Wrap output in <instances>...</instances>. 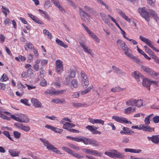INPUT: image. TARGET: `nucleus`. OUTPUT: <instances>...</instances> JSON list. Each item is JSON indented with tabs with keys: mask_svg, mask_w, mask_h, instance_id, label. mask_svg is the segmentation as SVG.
<instances>
[{
	"mask_svg": "<svg viewBox=\"0 0 159 159\" xmlns=\"http://www.w3.org/2000/svg\"><path fill=\"white\" fill-rule=\"evenodd\" d=\"M138 11L148 22L150 20V16H149L148 11H147L145 7L139 8L138 9Z\"/></svg>",
	"mask_w": 159,
	"mask_h": 159,
	"instance_id": "7ed1b4c3",
	"label": "nucleus"
},
{
	"mask_svg": "<svg viewBox=\"0 0 159 159\" xmlns=\"http://www.w3.org/2000/svg\"><path fill=\"white\" fill-rule=\"evenodd\" d=\"M153 114H151L145 118L144 122L146 125H148L150 123V121L152 119Z\"/></svg>",
	"mask_w": 159,
	"mask_h": 159,
	"instance_id": "cd10ccee",
	"label": "nucleus"
},
{
	"mask_svg": "<svg viewBox=\"0 0 159 159\" xmlns=\"http://www.w3.org/2000/svg\"><path fill=\"white\" fill-rule=\"evenodd\" d=\"M84 8L89 13L93 14H95V11H93V9L90 8V7L87 6H85L84 7Z\"/></svg>",
	"mask_w": 159,
	"mask_h": 159,
	"instance_id": "37998d69",
	"label": "nucleus"
},
{
	"mask_svg": "<svg viewBox=\"0 0 159 159\" xmlns=\"http://www.w3.org/2000/svg\"><path fill=\"white\" fill-rule=\"evenodd\" d=\"M2 11L4 13L5 15L6 16L7 15V12H9V10L7 8H6L3 6L2 7Z\"/></svg>",
	"mask_w": 159,
	"mask_h": 159,
	"instance_id": "a18cd8bd",
	"label": "nucleus"
},
{
	"mask_svg": "<svg viewBox=\"0 0 159 159\" xmlns=\"http://www.w3.org/2000/svg\"><path fill=\"white\" fill-rule=\"evenodd\" d=\"M89 84V81L87 79L82 80V84L84 88H86Z\"/></svg>",
	"mask_w": 159,
	"mask_h": 159,
	"instance_id": "49530a36",
	"label": "nucleus"
},
{
	"mask_svg": "<svg viewBox=\"0 0 159 159\" xmlns=\"http://www.w3.org/2000/svg\"><path fill=\"white\" fill-rule=\"evenodd\" d=\"M45 127L48 129H50L52 130L53 131L56 133H61L62 131V129L59 128L55 127L50 125H46Z\"/></svg>",
	"mask_w": 159,
	"mask_h": 159,
	"instance_id": "f8f14e48",
	"label": "nucleus"
},
{
	"mask_svg": "<svg viewBox=\"0 0 159 159\" xmlns=\"http://www.w3.org/2000/svg\"><path fill=\"white\" fill-rule=\"evenodd\" d=\"M148 3L151 6H154L155 5V0H147Z\"/></svg>",
	"mask_w": 159,
	"mask_h": 159,
	"instance_id": "680f3d73",
	"label": "nucleus"
},
{
	"mask_svg": "<svg viewBox=\"0 0 159 159\" xmlns=\"http://www.w3.org/2000/svg\"><path fill=\"white\" fill-rule=\"evenodd\" d=\"M73 106L74 107H84V105H86L85 104H82L80 103L74 102L72 103Z\"/></svg>",
	"mask_w": 159,
	"mask_h": 159,
	"instance_id": "ea45409f",
	"label": "nucleus"
},
{
	"mask_svg": "<svg viewBox=\"0 0 159 159\" xmlns=\"http://www.w3.org/2000/svg\"><path fill=\"white\" fill-rule=\"evenodd\" d=\"M80 44L82 46L84 50V52L88 53L91 54V50L90 49H89L87 46L85 45V44L84 42H80Z\"/></svg>",
	"mask_w": 159,
	"mask_h": 159,
	"instance_id": "b1692460",
	"label": "nucleus"
},
{
	"mask_svg": "<svg viewBox=\"0 0 159 159\" xmlns=\"http://www.w3.org/2000/svg\"><path fill=\"white\" fill-rule=\"evenodd\" d=\"M125 51V54L130 59H133L134 61L136 62H139V59L137 58L133 55L131 53V50L128 48H126Z\"/></svg>",
	"mask_w": 159,
	"mask_h": 159,
	"instance_id": "0eeeda50",
	"label": "nucleus"
},
{
	"mask_svg": "<svg viewBox=\"0 0 159 159\" xmlns=\"http://www.w3.org/2000/svg\"><path fill=\"white\" fill-rule=\"evenodd\" d=\"M142 84L143 86L146 87L148 89L149 91L150 90V86L151 85V83H150V80L147 78L143 79Z\"/></svg>",
	"mask_w": 159,
	"mask_h": 159,
	"instance_id": "9b49d317",
	"label": "nucleus"
},
{
	"mask_svg": "<svg viewBox=\"0 0 159 159\" xmlns=\"http://www.w3.org/2000/svg\"><path fill=\"white\" fill-rule=\"evenodd\" d=\"M147 139L151 140L153 143L159 144V135H153L152 137H148Z\"/></svg>",
	"mask_w": 159,
	"mask_h": 159,
	"instance_id": "4468645a",
	"label": "nucleus"
},
{
	"mask_svg": "<svg viewBox=\"0 0 159 159\" xmlns=\"http://www.w3.org/2000/svg\"><path fill=\"white\" fill-rule=\"evenodd\" d=\"M81 19L84 20L85 22H88L89 21L88 19L87 18L84 14H80Z\"/></svg>",
	"mask_w": 159,
	"mask_h": 159,
	"instance_id": "0e129e2a",
	"label": "nucleus"
},
{
	"mask_svg": "<svg viewBox=\"0 0 159 159\" xmlns=\"http://www.w3.org/2000/svg\"><path fill=\"white\" fill-rule=\"evenodd\" d=\"M20 118L21 123H27L29 121V119L28 118L24 115H22Z\"/></svg>",
	"mask_w": 159,
	"mask_h": 159,
	"instance_id": "f704fd0d",
	"label": "nucleus"
},
{
	"mask_svg": "<svg viewBox=\"0 0 159 159\" xmlns=\"http://www.w3.org/2000/svg\"><path fill=\"white\" fill-rule=\"evenodd\" d=\"M3 113H5L7 115H10V113L5 111L4 109L1 108V107H0V117L1 118L3 115L2 114Z\"/></svg>",
	"mask_w": 159,
	"mask_h": 159,
	"instance_id": "de8ad7c7",
	"label": "nucleus"
},
{
	"mask_svg": "<svg viewBox=\"0 0 159 159\" xmlns=\"http://www.w3.org/2000/svg\"><path fill=\"white\" fill-rule=\"evenodd\" d=\"M123 130L120 131V133L121 134H131V133H134V132L127 127H123Z\"/></svg>",
	"mask_w": 159,
	"mask_h": 159,
	"instance_id": "dca6fc26",
	"label": "nucleus"
},
{
	"mask_svg": "<svg viewBox=\"0 0 159 159\" xmlns=\"http://www.w3.org/2000/svg\"><path fill=\"white\" fill-rule=\"evenodd\" d=\"M69 122H66L63 124V129H67L68 130V129H69Z\"/></svg>",
	"mask_w": 159,
	"mask_h": 159,
	"instance_id": "69168bd1",
	"label": "nucleus"
},
{
	"mask_svg": "<svg viewBox=\"0 0 159 159\" xmlns=\"http://www.w3.org/2000/svg\"><path fill=\"white\" fill-rule=\"evenodd\" d=\"M8 79L6 75H5L4 74H3L2 76V78L1 79V81L2 82H4L7 81Z\"/></svg>",
	"mask_w": 159,
	"mask_h": 159,
	"instance_id": "774afa93",
	"label": "nucleus"
},
{
	"mask_svg": "<svg viewBox=\"0 0 159 159\" xmlns=\"http://www.w3.org/2000/svg\"><path fill=\"white\" fill-rule=\"evenodd\" d=\"M51 2L49 1H46L44 3V6L46 8H48L49 7H51Z\"/></svg>",
	"mask_w": 159,
	"mask_h": 159,
	"instance_id": "8fccbe9b",
	"label": "nucleus"
},
{
	"mask_svg": "<svg viewBox=\"0 0 159 159\" xmlns=\"http://www.w3.org/2000/svg\"><path fill=\"white\" fill-rule=\"evenodd\" d=\"M112 68L114 70L115 72L116 73L120 75H123L124 73L120 69H119L117 67H116L114 66H112Z\"/></svg>",
	"mask_w": 159,
	"mask_h": 159,
	"instance_id": "72a5a7b5",
	"label": "nucleus"
},
{
	"mask_svg": "<svg viewBox=\"0 0 159 159\" xmlns=\"http://www.w3.org/2000/svg\"><path fill=\"white\" fill-rule=\"evenodd\" d=\"M3 134L11 141H13L12 139L10 137L9 132L8 131L6 130L4 131L3 132Z\"/></svg>",
	"mask_w": 159,
	"mask_h": 159,
	"instance_id": "09e8293b",
	"label": "nucleus"
},
{
	"mask_svg": "<svg viewBox=\"0 0 159 159\" xmlns=\"http://www.w3.org/2000/svg\"><path fill=\"white\" fill-rule=\"evenodd\" d=\"M148 14L149 16H150L153 18L156 21H157L159 19V17L158 16L157 14L155 11L151 9H148Z\"/></svg>",
	"mask_w": 159,
	"mask_h": 159,
	"instance_id": "ddd939ff",
	"label": "nucleus"
},
{
	"mask_svg": "<svg viewBox=\"0 0 159 159\" xmlns=\"http://www.w3.org/2000/svg\"><path fill=\"white\" fill-rule=\"evenodd\" d=\"M85 30L89 34V35L96 42L99 43L100 40L98 37L91 30H90L87 26L84 28Z\"/></svg>",
	"mask_w": 159,
	"mask_h": 159,
	"instance_id": "6e6552de",
	"label": "nucleus"
},
{
	"mask_svg": "<svg viewBox=\"0 0 159 159\" xmlns=\"http://www.w3.org/2000/svg\"><path fill=\"white\" fill-rule=\"evenodd\" d=\"M131 111H132V107H129L125 109L124 113L125 114H129L130 113Z\"/></svg>",
	"mask_w": 159,
	"mask_h": 159,
	"instance_id": "13d9d810",
	"label": "nucleus"
},
{
	"mask_svg": "<svg viewBox=\"0 0 159 159\" xmlns=\"http://www.w3.org/2000/svg\"><path fill=\"white\" fill-rule=\"evenodd\" d=\"M31 102L36 108L40 107L42 106L41 102L37 99L32 98L31 100Z\"/></svg>",
	"mask_w": 159,
	"mask_h": 159,
	"instance_id": "2eb2a0df",
	"label": "nucleus"
},
{
	"mask_svg": "<svg viewBox=\"0 0 159 159\" xmlns=\"http://www.w3.org/2000/svg\"><path fill=\"white\" fill-rule=\"evenodd\" d=\"M70 72L67 73V75L66 78V84L67 85L70 84V79L74 78L75 76V72L72 69H70Z\"/></svg>",
	"mask_w": 159,
	"mask_h": 159,
	"instance_id": "39448f33",
	"label": "nucleus"
},
{
	"mask_svg": "<svg viewBox=\"0 0 159 159\" xmlns=\"http://www.w3.org/2000/svg\"><path fill=\"white\" fill-rule=\"evenodd\" d=\"M33 20L35 22L37 23L38 24H39L41 25L44 24V23L43 21H41L39 18H38L36 17L35 18H34V19Z\"/></svg>",
	"mask_w": 159,
	"mask_h": 159,
	"instance_id": "864d4df0",
	"label": "nucleus"
},
{
	"mask_svg": "<svg viewBox=\"0 0 159 159\" xmlns=\"http://www.w3.org/2000/svg\"><path fill=\"white\" fill-rule=\"evenodd\" d=\"M104 153L105 155L112 158H114L113 150H112V152H106Z\"/></svg>",
	"mask_w": 159,
	"mask_h": 159,
	"instance_id": "5fc2aeb1",
	"label": "nucleus"
},
{
	"mask_svg": "<svg viewBox=\"0 0 159 159\" xmlns=\"http://www.w3.org/2000/svg\"><path fill=\"white\" fill-rule=\"evenodd\" d=\"M135 106L137 107H140L143 106V101L141 99L136 100L135 101Z\"/></svg>",
	"mask_w": 159,
	"mask_h": 159,
	"instance_id": "c9c22d12",
	"label": "nucleus"
},
{
	"mask_svg": "<svg viewBox=\"0 0 159 159\" xmlns=\"http://www.w3.org/2000/svg\"><path fill=\"white\" fill-rule=\"evenodd\" d=\"M43 33L44 34H45L47 35H48V37L50 39H52V36L51 33H50L48 30L46 29L44 30H43Z\"/></svg>",
	"mask_w": 159,
	"mask_h": 159,
	"instance_id": "3c124183",
	"label": "nucleus"
},
{
	"mask_svg": "<svg viewBox=\"0 0 159 159\" xmlns=\"http://www.w3.org/2000/svg\"><path fill=\"white\" fill-rule=\"evenodd\" d=\"M140 68L143 71L145 72L147 75L153 77H155L157 75V73L155 72L148 66L141 65Z\"/></svg>",
	"mask_w": 159,
	"mask_h": 159,
	"instance_id": "f03ea898",
	"label": "nucleus"
},
{
	"mask_svg": "<svg viewBox=\"0 0 159 159\" xmlns=\"http://www.w3.org/2000/svg\"><path fill=\"white\" fill-rule=\"evenodd\" d=\"M13 135L15 138L18 139L20 138L21 134L20 132L15 131L13 132Z\"/></svg>",
	"mask_w": 159,
	"mask_h": 159,
	"instance_id": "603ef678",
	"label": "nucleus"
},
{
	"mask_svg": "<svg viewBox=\"0 0 159 159\" xmlns=\"http://www.w3.org/2000/svg\"><path fill=\"white\" fill-rule=\"evenodd\" d=\"M91 139L84 137L83 138L82 142L85 145L90 144Z\"/></svg>",
	"mask_w": 159,
	"mask_h": 159,
	"instance_id": "4c0bfd02",
	"label": "nucleus"
},
{
	"mask_svg": "<svg viewBox=\"0 0 159 159\" xmlns=\"http://www.w3.org/2000/svg\"><path fill=\"white\" fill-rule=\"evenodd\" d=\"M67 145L70 148L74 149L78 151L80 149L79 147L76 146L74 144L68 143Z\"/></svg>",
	"mask_w": 159,
	"mask_h": 159,
	"instance_id": "a19ab883",
	"label": "nucleus"
},
{
	"mask_svg": "<svg viewBox=\"0 0 159 159\" xmlns=\"http://www.w3.org/2000/svg\"><path fill=\"white\" fill-rule=\"evenodd\" d=\"M112 118V119L116 121L121 123H124V120H125V118L116 116H113Z\"/></svg>",
	"mask_w": 159,
	"mask_h": 159,
	"instance_id": "aec40b11",
	"label": "nucleus"
},
{
	"mask_svg": "<svg viewBox=\"0 0 159 159\" xmlns=\"http://www.w3.org/2000/svg\"><path fill=\"white\" fill-rule=\"evenodd\" d=\"M140 40L144 42L146 44L148 45L150 47L157 52H159V50L157 49L152 44V41L149 39L143 37L142 36L140 35L139 37Z\"/></svg>",
	"mask_w": 159,
	"mask_h": 159,
	"instance_id": "20e7f679",
	"label": "nucleus"
},
{
	"mask_svg": "<svg viewBox=\"0 0 159 159\" xmlns=\"http://www.w3.org/2000/svg\"><path fill=\"white\" fill-rule=\"evenodd\" d=\"M113 152L114 158L116 157L121 159H123L124 158V155L119 152L116 150H113Z\"/></svg>",
	"mask_w": 159,
	"mask_h": 159,
	"instance_id": "5701e85b",
	"label": "nucleus"
},
{
	"mask_svg": "<svg viewBox=\"0 0 159 159\" xmlns=\"http://www.w3.org/2000/svg\"><path fill=\"white\" fill-rule=\"evenodd\" d=\"M70 86L72 89L75 88L77 87L78 83L75 79H73L71 80L70 82Z\"/></svg>",
	"mask_w": 159,
	"mask_h": 159,
	"instance_id": "c756f323",
	"label": "nucleus"
},
{
	"mask_svg": "<svg viewBox=\"0 0 159 159\" xmlns=\"http://www.w3.org/2000/svg\"><path fill=\"white\" fill-rule=\"evenodd\" d=\"M33 55L31 54H29L28 57L27 62H30L33 59Z\"/></svg>",
	"mask_w": 159,
	"mask_h": 159,
	"instance_id": "e2e57ef3",
	"label": "nucleus"
},
{
	"mask_svg": "<svg viewBox=\"0 0 159 159\" xmlns=\"http://www.w3.org/2000/svg\"><path fill=\"white\" fill-rule=\"evenodd\" d=\"M20 102L25 105L28 106L30 105L28 104V100L26 99H21L20 100Z\"/></svg>",
	"mask_w": 159,
	"mask_h": 159,
	"instance_id": "bf43d9fd",
	"label": "nucleus"
},
{
	"mask_svg": "<svg viewBox=\"0 0 159 159\" xmlns=\"http://www.w3.org/2000/svg\"><path fill=\"white\" fill-rule=\"evenodd\" d=\"M135 101L136 99L133 98L129 99L126 102V105L128 106H135Z\"/></svg>",
	"mask_w": 159,
	"mask_h": 159,
	"instance_id": "393cba45",
	"label": "nucleus"
},
{
	"mask_svg": "<svg viewBox=\"0 0 159 159\" xmlns=\"http://www.w3.org/2000/svg\"><path fill=\"white\" fill-rule=\"evenodd\" d=\"M141 130L151 132L154 131V128H152L148 126H145L143 124H141Z\"/></svg>",
	"mask_w": 159,
	"mask_h": 159,
	"instance_id": "412c9836",
	"label": "nucleus"
},
{
	"mask_svg": "<svg viewBox=\"0 0 159 159\" xmlns=\"http://www.w3.org/2000/svg\"><path fill=\"white\" fill-rule=\"evenodd\" d=\"M4 24L6 25L9 26L11 23L10 20L9 18L6 19L4 21Z\"/></svg>",
	"mask_w": 159,
	"mask_h": 159,
	"instance_id": "338daca9",
	"label": "nucleus"
},
{
	"mask_svg": "<svg viewBox=\"0 0 159 159\" xmlns=\"http://www.w3.org/2000/svg\"><path fill=\"white\" fill-rule=\"evenodd\" d=\"M56 71L58 74H60L63 69L62 61L60 60H57L56 61Z\"/></svg>",
	"mask_w": 159,
	"mask_h": 159,
	"instance_id": "423d86ee",
	"label": "nucleus"
},
{
	"mask_svg": "<svg viewBox=\"0 0 159 159\" xmlns=\"http://www.w3.org/2000/svg\"><path fill=\"white\" fill-rule=\"evenodd\" d=\"M124 88H121L119 87H116L114 88H112L111 89V91L115 93L120 91H121L124 89Z\"/></svg>",
	"mask_w": 159,
	"mask_h": 159,
	"instance_id": "473e14b6",
	"label": "nucleus"
},
{
	"mask_svg": "<svg viewBox=\"0 0 159 159\" xmlns=\"http://www.w3.org/2000/svg\"><path fill=\"white\" fill-rule=\"evenodd\" d=\"M117 43L119 44L121 48L123 50H125L126 49L128 48L125 43L120 39H118Z\"/></svg>",
	"mask_w": 159,
	"mask_h": 159,
	"instance_id": "4be33fe9",
	"label": "nucleus"
},
{
	"mask_svg": "<svg viewBox=\"0 0 159 159\" xmlns=\"http://www.w3.org/2000/svg\"><path fill=\"white\" fill-rule=\"evenodd\" d=\"M54 92V90H52L48 89L46 90L45 93L49 95H55Z\"/></svg>",
	"mask_w": 159,
	"mask_h": 159,
	"instance_id": "4d7b16f0",
	"label": "nucleus"
},
{
	"mask_svg": "<svg viewBox=\"0 0 159 159\" xmlns=\"http://www.w3.org/2000/svg\"><path fill=\"white\" fill-rule=\"evenodd\" d=\"M89 121L91 123L93 124H100L102 125L104 124V121L101 119H94L91 118H89Z\"/></svg>",
	"mask_w": 159,
	"mask_h": 159,
	"instance_id": "a211bd4d",
	"label": "nucleus"
},
{
	"mask_svg": "<svg viewBox=\"0 0 159 159\" xmlns=\"http://www.w3.org/2000/svg\"><path fill=\"white\" fill-rule=\"evenodd\" d=\"M98 144V143L97 141L91 139L90 145H91L93 147H97Z\"/></svg>",
	"mask_w": 159,
	"mask_h": 159,
	"instance_id": "e433bc0d",
	"label": "nucleus"
},
{
	"mask_svg": "<svg viewBox=\"0 0 159 159\" xmlns=\"http://www.w3.org/2000/svg\"><path fill=\"white\" fill-rule=\"evenodd\" d=\"M142 151L140 149H136L132 148H126L125 149V152H129L135 153H139Z\"/></svg>",
	"mask_w": 159,
	"mask_h": 159,
	"instance_id": "bb28decb",
	"label": "nucleus"
},
{
	"mask_svg": "<svg viewBox=\"0 0 159 159\" xmlns=\"http://www.w3.org/2000/svg\"><path fill=\"white\" fill-rule=\"evenodd\" d=\"M66 92V90H54L55 95H58L62 94Z\"/></svg>",
	"mask_w": 159,
	"mask_h": 159,
	"instance_id": "79ce46f5",
	"label": "nucleus"
},
{
	"mask_svg": "<svg viewBox=\"0 0 159 159\" xmlns=\"http://www.w3.org/2000/svg\"><path fill=\"white\" fill-rule=\"evenodd\" d=\"M62 149L63 150L67 152L69 154H70L72 152V150L70 149L68 147H62Z\"/></svg>",
	"mask_w": 159,
	"mask_h": 159,
	"instance_id": "c03bdc74",
	"label": "nucleus"
},
{
	"mask_svg": "<svg viewBox=\"0 0 159 159\" xmlns=\"http://www.w3.org/2000/svg\"><path fill=\"white\" fill-rule=\"evenodd\" d=\"M8 152L10 155L13 157L18 156L20 153L19 151L16 149H10L9 150Z\"/></svg>",
	"mask_w": 159,
	"mask_h": 159,
	"instance_id": "6ab92c4d",
	"label": "nucleus"
},
{
	"mask_svg": "<svg viewBox=\"0 0 159 159\" xmlns=\"http://www.w3.org/2000/svg\"><path fill=\"white\" fill-rule=\"evenodd\" d=\"M51 102H52L57 104H58L59 103H63L65 102V101L64 99L60 100L59 99L57 98L52 99L51 100Z\"/></svg>",
	"mask_w": 159,
	"mask_h": 159,
	"instance_id": "2f4dec72",
	"label": "nucleus"
},
{
	"mask_svg": "<svg viewBox=\"0 0 159 159\" xmlns=\"http://www.w3.org/2000/svg\"><path fill=\"white\" fill-rule=\"evenodd\" d=\"M40 85L43 87L46 86L47 85V83L46 80L44 79L41 80L40 83Z\"/></svg>",
	"mask_w": 159,
	"mask_h": 159,
	"instance_id": "6e6d98bb",
	"label": "nucleus"
},
{
	"mask_svg": "<svg viewBox=\"0 0 159 159\" xmlns=\"http://www.w3.org/2000/svg\"><path fill=\"white\" fill-rule=\"evenodd\" d=\"M117 12L125 20L129 23L130 22V19L122 11L120 10H118Z\"/></svg>",
	"mask_w": 159,
	"mask_h": 159,
	"instance_id": "f3484780",
	"label": "nucleus"
},
{
	"mask_svg": "<svg viewBox=\"0 0 159 159\" xmlns=\"http://www.w3.org/2000/svg\"><path fill=\"white\" fill-rule=\"evenodd\" d=\"M56 42L61 47H63L65 48L68 47L67 45L65 44L63 41L58 39V38L56 39Z\"/></svg>",
	"mask_w": 159,
	"mask_h": 159,
	"instance_id": "7c9ffc66",
	"label": "nucleus"
},
{
	"mask_svg": "<svg viewBox=\"0 0 159 159\" xmlns=\"http://www.w3.org/2000/svg\"><path fill=\"white\" fill-rule=\"evenodd\" d=\"M40 141L43 143L44 146L46 147L49 150L57 154H61L59 150H58L56 148L51 144L49 142L43 139H40Z\"/></svg>",
	"mask_w": 159,
	"mask_h": 159,
	"instance_id": "f257e3e1",
	"label": "nucleus"
},
{
	"mask_svg": "<svg viewBox=\"0 0 159 159\" xmlns=\"http://www.w3.org/2000/svg\"><path fill=\"white\" fill-rule=\"evenodd\" d=\"M70 155H71L72 156L78 159H82L84 158V157L83 156L73 151Z\"/></svg>",
	"mask_w": 159,
	"mask_h": 159,
	"instance_id": "c85d7f7f",
	"label": "nucleus"
},
{
	"mask_svg": "<svg viewBox=\"0 0 159 159\" xmlns=\"http://www.w3.org/2000/svg\"><path fill=\"white\" fill-rule=\"evenodd\" d=\"M89 154L96 156H101L102 155L101 153L97 150L90 149Z\"/></svg>",
	"mask_w": 159,
	"mask_h": 159,
	"instance_id": "a878e982",
	"label": "nucleus"
},
{
	"mask_svg": "<svg viewBox=\"0 0 159 159\" xmlns=\"http://www.w3.org/2000/svg\"><path fill=\"white\" fill-rule=\"evenodd\" d=\"M152 119L155 123H157L159 122V116H156L154 117L153 116Z\"/></svg>",
	"mask_w": 159,
	"mask_h": 159,
	"instance_id": "052dcab7",
	"label": "nucleus"
},
{
	"mask_svg": "<svg viewBox=\"0 0 159 159\" xmlns=\"http://www.w3.org/2000/svg\"><path fill=\"white\" fill-rule=\"evenodd\" d=\"M132 76L138 82H139L140 79L143 78V76L138 71H135L132 74Z\"/></svg>",
	"mask_w": 159,
	"mask_h": 159,
	"instance_id": "9d476101",
	"label": "nucleus"
},
{
	"mask_svg": "<svg viewBox=\"0 0 159 159\" xmlns=\"http://www.w3.org/2000/svg\"><path fill=\"white\" fill-rule=\"evenodd\" d=\"M20 128L26 132H28L30 130V128L29 126H24L22 124L20 126Z\"/></svg>",
	"mask_w": 159,
	"mask_h": 159,
	"instance_id": "58836bf2",
	"label": "nucleus"
},
{
	"mask_svg": "<svg viewBox=\"0 0 159 159\" xmlns=\"http://www.w3.org/2000/svg\"><path fill=\"white\" fill-rule=\"evenodd\" d=\"M100 15L105 23L107 24L109 27H111L112 26V24L110 23V20L107 19V17L106 16L105 14L101 12L100 13Z\"/></svg>",
	"mask_w": 159,
	"mask_h": 159,
	"instance_id": "1a4fd4ad",
	"label": "nucleus"
}]
</instances>
